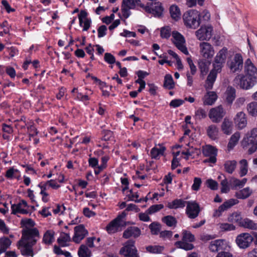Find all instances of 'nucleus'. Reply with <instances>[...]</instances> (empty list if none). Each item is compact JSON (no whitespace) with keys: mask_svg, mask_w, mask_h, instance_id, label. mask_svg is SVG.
Returning a JSON list of instances; mask_svg holds the SVG:
<instances>
[{"mask_svg":"<svg viewBox=\"0 0 257 257\" xmlns=\"http://www.w3.org/2000/svg\"><path fill=\"white\" fill-rule=\"evenodd\" d=\"M241 146L247 150L248 154H252L257 150V128H253L248 133L241 141Z\"/></svg>","mask_w":257,"mask_h":257,"instance_id":"f257e3e1","label":"nucleus"},{"mask_svg":"<svg viewBox=\"0 0 257 257\" xmlns=\"http://www.w3.org/2000/svg\"><path fill=\"white\" fill-rule=\"evenodd\" d=\"M201 14L195 10L186 11L183 15L184 25L188 28L196 29L200 25Z\"/></svg>","mask_w":257,"mask_h":257,"instance_id":"f03ea898","label":"nucleus"},{"mask_svg":"<svg viewBox=\"0 0 257 257\" xmlns=\"http://www.w3.org/2000/svg\"><path fill=\"white\" fill-rule=\"evenodd\" d=\"M126 215L125 212H123L110 221L106 226L107 232L109 234H112L121 230L122 227L127 225L126 222L124 220Z\"/></svg>","mask_w":257,"mask_h":257,"instance_id":"7ed1b4c3","label":"nucleus"},{"mask_svg":"<svg viewBox=\"0 0 257 257\" xmlns=\"http://www.w3.org/2000/svg\"><path fill=\"white\" fill-rule=\"evenodd\" d=\"M39 238V231L37 228L26 227L22 230V236L21 240L29 241L32 244H35Z\"/></svg>","mask_w":257,"mask_h":257,"instance_id":"20e7f679","label":"nucleus"},{"mask_svg":"<svg viewBox=\"0 0 257 257\" xmlns=\"http://www.w3.org/2000/svg\"><path fill=\"white\" fill-rule=\"evenodd\" d=\"M135 241L134 240H127L120 250V253L124 257H139L138 250L135 245Z\"/></svg>","mask_w":257,"mask_h":257,"instance_id":"39448f33","label":"nucleus"},{"mask_svg":"<svg viewBox=\"0 0 257 257\" xmlns=\"http://www.w3.org/2000/svg\"><path fill=\"white\" fill-rule=\"evenodd\" d=\"M172 41L179 50L186 55H189V52L185 46V40L182 35L178 32H173L172 33Z\"/></svg>","mask_w":257,"mask_h":257,"instance_id":"423d86ee","label":"nucleus"},{"mask_svg":"<svg viewBox=\"0 0 257 257\" xmlns=\"http://www.w3.org/2000/svg\"><path fill=\"white\" fill-rule=\"evenodd\" d=\"M213 34V27L211 25L202 26L195 32L198 39L200 41H208Z\"/></svg>","mask_w":257,"mask_h":257,"instance_id":"0eeeda50","label":"nucleus"},{"mask_svg":"<svg viewBox=\"0 0 257 257\" xmlns=\"http://www.w3.org/2000/svg\"><path fill=\"white\" fill-rule=\"evenodd\" d=\"M201 211L199 204L195 201H187L186 213L190 219L196 218Z\"/></svg>","mask_w":257,"mask_h":257,"instance_id":"6e6552de","label":"nucleus"},{"mask_svg":"<svg viewBox=\"0 0 257 257\" xmlns=\"http://www.w3.org/2000/svg\"><path fill=\"white\" fill-rule=\"evenodd\" d=\"M252 236L248 233H242L236 238L235 241L238 246L240 248H246L249 246L252 242Z\"/></svg>","mask_w":257,"mask_h":257,"instance_id":"1a4fd4ad","label":"nucleus"},{"mask_svg":"<svg viewBox=\"0 0 257 257\" xmlns=\"http://www.w3.org/2000/svg\"><path fill=\"white\" fill-rule=\"evenodd\" d=\"M225 114V111L221 105L211 108L209 113V117L213 122H219Z\"/></svg>","mask_w":257,"mask_h":257,"instance_id":"9d476101","label":"nucleus"},{"mask_svg":"<svg viewBox=\"0 0 257 257\" xmlns=\"http://www.w3.org/2000/svg\"><path fill=\"white\" fill-rule=\"evenodd\" d=\"M19 248L20 249L21 253L23 255L26 257L32 256L34 255L32 248L34 244H32L31 242L26 241L25 240H20L19 242Z\"/></svg>","mask_w":257,"mask_h":257,"instance_id":"9b49d317","label":"nucleus"},{"mask_svg":"<svg viewBox=\"0 0 257 257\" xmlns=\"http://www.w3.org/2000/svg\"><path fill=\"white\" fill-rule=\"evenodd\" d=\"M227 52V49L226 47H223L221 49L216 55L214 62L213 63V66L216 67L218 69L222 70L223 64L225 63L226 58V54Z\"/></svg>","mask_w":257,"mask_h":257,"instance_id":"f8f14e48","label":"nucleus"},{"mask_svg":"<svg viewBox=\"0 0 257 257\" xmlns=\"http://www.w3.org/2000/svg\"><path fill=\"white\" fill-rule=\"evenodd\" d=\"M244 71L245 75L257 81V68L249 58L245 62Z\"/></svg>","mask_w":257,"mask_h":257,"instance_id":"ddd939ff","label":"nucleus"},{"mask_svg":"<svg viewBox=\"0 0 257 257\" xmlns=\"http://www.w3.org/2000/svg\"><path fill=\"white\" fill-rule=\"evenodd\" d=\"M243 67V58L239 53L235 54L229 64V68L233 72L240 71Z\"/></svg>","mask_w":257,"mask_h":257,"instance_id":"4468645a","label":"nucleus"},{"mask_svg":"<svg viewBox=\"0 0 257 257\" xmlns=\"http://www.w3.org/2000/svg\"><path fill=\"white\" fill-rule=\"evenodd\" d=\"M221 69L218 70L216 67L213 66L212 69L210 72L206 80L205 87L207 90L212 89L213 84L216 80L217 74L220 73Z\"/></svg>","mask_w":257,"mask_h":257,"instance_id":"2eb2a0df","label":"nucleus"},{"mask_svg":"<svg viewBox=\"0 0 257 257\" xmlns=\"http://www.w3.org/2000/svg\"><path fill=\"white\" fill-rule=\"evenodd\" d=\"M144 8L146 12L152 14L155 17H160L162 16L163 12V8L159 2L155 3L150 6H142Z\"/></svg>","mask_w":257,"mask_h":257,"instance_id":"dca6fc26","label":"nucleus"},{"mask_svg":"<svg viewBox=\"0 0 257 257\" xmlns=\"http://www.w3.org/2000/svg\"><path fill=\"white\" fill-rule=\"evenodd\" d=\"M27 207V202L24 200H22L19 203L12 205V214H17V213H20L27 214L29 213L28 210L26 208Z\"/></svg>","mask_w":257,"mask_h":257,"instance_id":"f3484780","label":"nucleus"},{"mask_svg":"<svg viewBox=\"0 0 257 257\" xmlns=\"http://www.w3.org/2000/svg\"><path fill=\"white\" fill-rule=\"evenodd\" d=\"M74 231L73 240L76 243H79L88 234L87 230L83 225L75 226Z\"/></svg>","mask_w":257,"mask_h":257,"instance_id":"a211bd4d","label":"nucleus"},{"mask_svg":"<svg viewBox=\"0 0 257 257\" xmlns=\"http://www.w3.org/2000/svg\"><path fill=\"white\" fill-rule=\"evenodd\" d=\"M236 81H239L240 87L242 89H248L252 87L256 83V81L247 77L246 75H242L240 78L236 77Z\"/></svg>","mask_w":257,"mask_h":257,"instance_id":"6ab92c4d","label":"nucleus"},{"mask_svg":"<svg viewBox=\"0 0 257 257\" xmlns=\"http://www.w3.org/2000/svg\"><path fill=\"white\" fill-rule=\"evenodd\" d=\"M200 52L203 56L205 58H209L213 57L214 51L212 46L208 43L202 42L200 44Z\"/></svg>","mask_w":257,"mask_h":257,"instance_id":"aec40b11","label":"nucleus"},{"mask_svg":"<svg viewBox=\"0 0 257 257\" xmlns=\"http://www.w3.org/2000/svg\"><path fill=\"white\" fill-rule=\"evenodd\" d=\"M166 150V147L162 144H159L153 147L150 152L152 159L159 160L161 156H163Z\"/></svg>","mask_w":257,"mask_h":257,"instance_id":"412c9836","label":"nucleus"},{"mask_svg":"<svg viewBox=\"0 0 257 257\" xmlns=\"http://www.w3.org/2000/svg\"><path fill=\"white\" fill-rule=\"evenodd\" d=\"M234 119L235 125L239 130L244 128L247 124L246 115L242 111L237 113Z\"/></svg>","mask_w":257,"mask_h":257,"instance_id":"4be33fe9","label":"nucleus"},{"mask_svg":"<svg viewBox=\"0 0 257 257\" xmlns=\"http://www.w3.org/2000/svg\"><path fill=\"white\" fill-rule=\"evenodd\" d=\"M141 234V231L139 227L136 226H130L124 231L122 236L126 239L131 237L137 238Z\"/></svg>","mask_w":257,"mask_h":257,"instance_id":"5701e85b","label":"nucleus"},{"mask_svg":"<svg viewBox=\"0 0 257 257\" xmlns=\"http://www.w3.org/2000/svg\"><path fill=\"white\" fill-rule=\"evenodd\" d=\"M217 98V95L215 92L209 91L204 96L203 104L205 105H211L215 102Z\"/></svg>","mask_w":257,"mask_h":257,"instance_id":"b1692460","label":"nucleus"},{"mask_svg":"<svg viewBox=\"0 0 257 257\" xmlns=\"http://www.w3.org/2000/svg\"><path fill=\"white\" fill-rule=\"evenodd\" d=\"M187 204V201L183 200L181 199H176L173 201L168 202L167 207L170 209L183 208Z\"/></svg>","mask_w":257,"mask_h":257,"instance_id":"393cba45","label":"nucleus"},{"mask_svg":"<svg viewBox=\"0 0 257 257\" xmlns=\"http://www.w3.org/2000/svg\"><path fill=\"white\" fill-rule=\"evenodd\" d=\"M237 164L235 160H226L223 164L224 170L228 174H231L235 171Z\"/></svg>","mask_w":257,"mask_h":257,"instance_id":"a878e982","label":"nucleus"},{"mask_svg":"<svg viewBox=\"0 0 257 257\" xmlns=\"http://www.w3.org/2000/svg\"><path fill=\"white\" fill-rule=\"evenodd\" d=\"M223 240L216 239L212 241L209 246V249L212 252H217L223 249Z\"/></svg>","mask_w":257,"mask_h":257,"instance_id":"bb28decb","label":"nucleus"},{"mask_svg":"<svg viewBox=\"0 0 257 257\" xmlns=\"http://www.w3.org/2000/svg\"><path fill=\"white\" fill-rule=\"evenodd\" d=\"M12 244V241L7 237L0 238V255L7 251Z\"/></svg>","mask_w":257,"mask_h":257,"instance_id":"cd10ccee","label":"nucleus"},{"mask_svg":"<svg viewBox=\"0 0 257 257\" xmlns=\"http://www.w3.org/2000/svg\"><path fill=\"white\" fill-rule=\"evenodd\" d=\"M233 128V124L232 121L228 119L224 118L222 125L221 130L224 134L229 135L231 134Z\"/></svg>","mask_w":257,"mask_h":257,"instance_id":"c85d7f7f","label":"nucleus"},{"mask_svg":"<svg viewBox=\"0 0 257 257\" xmlns=\"http://www.w3.org/2000/svg\"><path fill=\"white\" fill-rule=\"evenodd\" d=\"M210 62L206 59L200 60L198 62V67L202 75H206L208 72Z\"/></svg>","mask_w":257,"mask_h":257,"instance_id":"c756f323","label":"nucleus"},{"mask_svg":"<svg viewBox=\"0 0 257 257\" xmlns=\"http://www.w3.org/2000/svg\"><path fill=\"white\" fill-rule=\"evenodd\" d=\"M202 153L205 157L217 156V149L211 145H206L202 148Z\"/></svg>","mask_w":257,"mask_h":257,"instance_id":"7c9ffc66","label":"nucleus"},{"mask_svg":"<svg viewBox=\"0 0 257 257\" xmlns=\"http://www.w3.org/2000/svg\"><path fill=\"white\" fill-rule=\"evenodd\" d=\"M162 221L167 226L175 228L177 224L176 218L172 215H167L162 218Z\"/></svg>","mask_w":257,"mask_h":257,"instance_id":"2f4dec72","label":"nucleus"},{"mask_svg":"<svg viewBox=\"0 0 257 257\" xmlns=\"http://www.w3.org/2000/svg\"><path fill=\"white\" fill-rule=\"evenodd\" d=\"M5 176L10 179L14 178L19 179L21 177V174L19 170L15 169L14 167H11L7 171Z\"/></svg>","mask_w":257,"mask_h":257,"instance_id":"473e14b6","label":"nucleus"},{"mask_svg":"<svg viewBox=\"0 0 257 257\" xmlns=\"http://www.w3.org/2000/svg\"><path fill=\"white\" fill-rule=\"evenodd\" d=\"M171 17L175 21H177L181 18V12L180 9L176 5H172L170 8Z\"/></svg>","mask_w":257,"mask_h":257,"instance_id":"72a5a7b5","label":"nucleus"},{"mask_svg":"<svg viewBox=\"0 0 257 257\" xmlns=\"http://www.w3.org/2000/svg\"><path fill=\"white\" fill-rule=\"evenodd\" d=\"M240 137V133L239 132H236L231 136L227 145V149L228 151L232 150L236 145Z\"/></svg>","mask_w":257,"mask_h":257,"instance_id":"f704fd0d","label":"nucleus"},{"mask_svg":"<svg viewBox=\"0 0 257 257\" xmlns=\"http://www.w3.org/2000/svg\"><path fill=\"white\" fill-rule=\"evenodd\" d=\"M218 128L215 124L209 125L207 129L208 136L212 140H215L217 138Z\"/></svg>","mask_w":257,"mask_h":257,"instance_id":"c9c22d12","label":"nucleus"},{"mask_svg":"<svg viewBox=\"0 0 257 257\" xmlns=\"http://www.w3.org/2000/svg\"><path fill=\"white\" fill-rule=\"evenodd\" d=\"M235 89L232 86H228L227 88L225 94L226 95V100L229 103H232L236 97Z\"/></svg>","mask_w":257,"mask_h":257,"instance_id":"e433bc0d","label":"nucleus"},{"mask_svg":"<svg viewBox=\"0 0 257 257\" xmlns=\"http://www.w3.org/2000/svg\"><path fill=\"white\" fill-rule=\"evenodd\" d=\"M252 193V191L249 187H246L235 193V196L238 199H244L248 198Z\"/></svg>","mask_w":257,"mask_h":257,"instance_id":"4c0bfd02","label":"nucleus"},{"mask_svg":"<svg viewBox=\"0 0 257 257\" xmlns=\"http://www.w3.org/2000/svg\"><path fill=\"white\" fill-rule=\"evenodd\" d=\"M54 240V232L52 230H47L44 234L43 242L45 244H50Z\"/></svg>","mask_w":257,"mask_h":257,"instance_id":"58836bf2","label":"nucleus"},{"mask_svg":"<svg viewBox=\"0 0 257 257\" xmlns=\"http://www.w3.org/2000/svg\"><path fill=\"white\" fill-rule=\"evenodd\" d=\"M238 201L236 199H231L227 201L224 202L221 205H220L218 209L219 212H222L224 210L230 208L233 205L236 204Z\"/></svg>","mask_w":257,"mask_h":257,"instance_id":"ea45409f","label":"nucleus"},{"mask_svg":"<svg viewBox=\"0 0 257 257\" xmlns=\"http://www.w3.org/2000/svg\"><path fill=\"white\" fill-rule=\"evenodd\" d=\"M174 86L175 84L172 75L166 74L164 78V87L168 89H172Z\"/></svg>","mask_w":257,"mask_h":257,"instance_id":"a19ab883","label":"nucleus"},{"mask_svg":"<svg viewBox=\"0 0 257 257\" xmlns=\"http://www.w3.org/2000/svg\"><path fill=\"white\" fill-rule=\"evenodd\" d=\"M79 257H90L91 251L85 245H81L78 251Z\"/></svg>","mask_w":257,"mask_h":257,"instance_id":"79ce46f5","label":"nucleus"},{"mask_svg":"<svg viewBox=\"0 0 257 257\" xmlns=\"http://www.w3.org/2000/svg\"><path fill=\"white\" fill-rule=\"evenodd\" d=\"M146 250L152 253H161L164 250V247L161 245H149L146 247Z\"/></svg>","mask_w":257,"mask_h":257,"instance_id":"37998d69","label":"nucleus"},{"mask_svg":"<svg viewBox=\"0 0 257 257\" xmlns=\"http://www.w3.org/2000/svg\"><path fill=\"white\" fill-rule=\"evenodd\" d=\"M228 220L232 223H237L240 225L242 221L240 213L238 212H234L231 214L228 217Z\"/></svg>","mask_w":257,"mask_h":257,"instance_id":"c03bdc74","label":"nucleus"},{"mask_svg":"<svg viewBox=\"0 0 257 257\" xmlns=\"http://www.w3.org/2000/svg\"><path fill=\"white\" fill-rule=\"evenodd\" d=\"M185 241H178L175 243L177 247L186 250H191L193 248L194 246L192 244L187 242Z\"/></svg>","mask_w":257,"mask_h":257,"instance_id":"a18cd8bd","label":"nucleus"},{"mask_svg":"<svg viewBox=\"0 0 257 257\" xmlns=\"http://www.w3.org/2000/svg\"><path fill=\"white\" fill-rule=\"evenodd\" d=\"M241 226L249 228L251 229H255L257 227V225L253 221L248 218H245L242 220L240 224Z\"/></svg>","mask_w":257,"mask_h":257,"instance_id":"49530a36","label":"nucleus"},{"mask_svg":"<svg viewBox=\"0 0 257 257\" xmlns=\"http://www.w3.org/2000/svg\"><path fill=\"white\" fill-rule=\"evenodd\" d=\"M246 108L248 113L250 115L255 116L257 115V103L256 102H251L248 103Z\"/></svg>","mask_w":257,"mask_h":257,"instance_id":"de8ad7c7","label":"nucleus"},{"mask_svg":"<svg viewBox=\"0 0 257 257\" xmlns=\"http://www.w3.org/2000/svg\"><path fill=\"white\" fill-rule=\"evenodd\" d=\"M240 164L239 174L241 177L245 176L248 171L247 162L246 160L242 159L240 161Z\"/></svg>","mask_w":257,"mask_h":257,"instance_id":"09e8293b","label":"nucleus"},{"mask_svg":"<svg viewBox=\"0 0 257 257\" xmlns=\"http://www.w3.org/2000/svg\"><path fill=\"white\" fill-rule=\"evenodd\" d=\"M149 228L153 234L157 235L160 232L161 224L157 222H153L149 225Z\"/></svg>","mask_w":257,"mask_h":257,"instance_id":"8fccbe9b","label":"nucleus"},{"mask_svg":"<svg viewBox=\"0 0 257 257\" xmlns=\"http://www.w3.org/2000/svg\"><path fill=\"white\" fill-rule=\"evenodd\" d=\"M207 116L206 111L201 108H198L195 111L194 117L196 120H201Z\"/></svg>","mask_w":257,"mask_h":257,"instance_id":"3c124183","label":"nucleus"},{"mask_svg":"<svg viewBox=\"0 0 257 257\" xmlns=\"http://www.w3.org/2000/svg\"><path fill=\"white\" fill-rule=\"evenodd\" d=\"M164 207V205L163 204H155L152 205L147 210V212L149 214H152L154 213H156L159 210L163 209Z\"/></svg>","mask_w":257,"mask_h":257,"instance_id":"603ef678","label":"nucleus"},{"mask_svg":"<svg viewBox=\"0 0 257 257\" xmlns=\"http://www.w3.org/2000/svg\"><path fill=\"white\" fill-rule=\"evenodd\" d=\"M182 240L185 241L192 242L195 240V237L190 231L184 230L183 232Z\"/></svg>","mask_w":257,"mask_h":257,"instance_id":"864d4df0","label":"nucleus"},{"mask_svg":"<svg viewBox=\"0 0 257 257\" xmlns=\"http://www.w3.org/2000/svg\"><path fill=\"white\" fill-rule=\"evenodd\" d=\"M103 136L101 139L102 141H108L113 138V133L112 131L107 130H104L102 132Z\"/></svg>","mask_w":257,"mask_h":257,"instance_id":"5fc2aeb1","label":"nucleus"},{"mask_svg":"<svg viewBox=\"0 0 257 257\" xmlns=\"http://www.w3.org/2000/svg\"><path fill=\"white\" fill-rule=\"evenodd\" d=\"M171 35V29L169 27H165L161 29V36L163 38H168Z\"/></svg>","mask_w":257,"mask_h":257,"instance_id":"6e6d98bb","label":"nucleus"},{"mask_svg":"<svg viewBox=\"0 0 257 257\" xmlns=\"http://www.w3.org/2000/svg\"><path fill=\"white\" fill-rule=\"evenodd\" d=\"M104 59L109 64H113L115 62L114 56L109 53H105Z\"/></svg>","mask_w":257,"mask_h":257,"instance_id":"4d7b16f0","label":"nucleus"},{"mask_svg":"<svg viewBox=\"0 0 257 257\" xmlns=\"http://www.w3.org/2000/svg\"><path fill=\"white\" fill-rule=\"evenodd\" d=\"M220 184L221 185V192L222 193H226L229 191L228 183L225 177L224 179L221 181Z\"/></svg>","mask_w":257,"mask_h":257,"instance_id":"13d9d810","label":"nucleus"},{"mask_svg":"<svg viewBox=\"0 0 257 257\" xmlns=\"http://www.w3.org/2000/svg\"><path fill=\"white\" fill-rule=\"evenodd\" d=\"M201 183L202 181L200 178H194L193 184L191 187L192 189L194 191H198L200 189Z\"/></svg>","mask_w":257,"mask_h":257,"instance_id":"bf43d9fd","label":"nucleus"},{"mask_svg":"<svg viewBox=\"0 0 257 257\" xmlns=\"http://www.w3.org/2000/svg\"><path fill=\"white\" fill-rule=\"evenodd\" d=\"M220 228L223 231H231L235 229V227L232 224L227 223L220 224Z\"/></svg>","mask_w":257,"mask_h":257,"instance_id":"052dcab7","label":"nucleus"},{"mask_svg":"<svg viewBox=\"0 0 257 257\" xmlns=\"http://www.w3.org/2000/svg\"><path fill=\"white\" fill-rule=\"evenodd\" d=\"M140 2L139 0H123L122 4L130 8H134L136 5H139Z\"/></svg>","mask_w":257,"mask_h":257,"instance_id":"680f3d73","label":"nucleus"},{"mask_svg":"<svg viewBox=\"0 0 257 257\" xmlns=\"http://www.w3.org/2000/svg\"><path fill=\"white\" fill-rule=\"evenodd\" d=\"M88 16V13L85 10H81L80 12V13L78 15V19H79V25L80 26H82L83 20H85V19H88L87 18Z\"/></svg>","mask_w":257,"mask_h":257,"instance_id":"e2e57ef3","label":"nucleus"},{"mask_svg":"<svg viewBox=\"0 0 257 257\" xmlns=\"http://www.w3.org/2000/svg\"><path fill=\"white\" fill-rule=\"evenodd\" d=\"M133 9V8H130L123 4H122L121 6V12L123 17L125 19H127L130 15V9Z\"/></svg>","mask_w":257,"mask_h":257,"instance_id":"0e129e2a","label":"nucleus"},{"mask_svg":"<svg viewBox=\"0 0 257 257\" xmlns=\"http://www.w3.org/2000/svg\"><path fill=\"white\" fill-rule=\"evenodd\" d=\"M184 103V100L181 99H175L170 103V106L173 108L178 107Z\"/></svg>","mask_w":257,"mask_h":257,"instance_id":"69168bd1","label":"nucleus"},{"mask_svg":"<svg viewBox=\"0 0 257 257\" xmlns=\"http://www.w3.org/2000/svg\"><path fill=\"white\" fill-rule=\"evenodd\" d=\"M207 187L211 190H216L218 188V183L212 179H208L206 181Z\"/></svg>","mask_w":257,"mask_h":257,"instance_id":"338daca9","label":"nucleus"},{"mask_svg":"<svg viewBox=\"0 0 257 257\" xmlns=\"http://www.w3.org/2000/svg\"><path fill=\"white\" fill-rule=\"evenodd\" d=\"M107 27L105 25L100 26L97 29L98 37L102 38L106 35Z\"/></svg>","mask_w":257,"mask_h":257,"instance_id":"774afa93","label":"nucleus"}]
</instances>
